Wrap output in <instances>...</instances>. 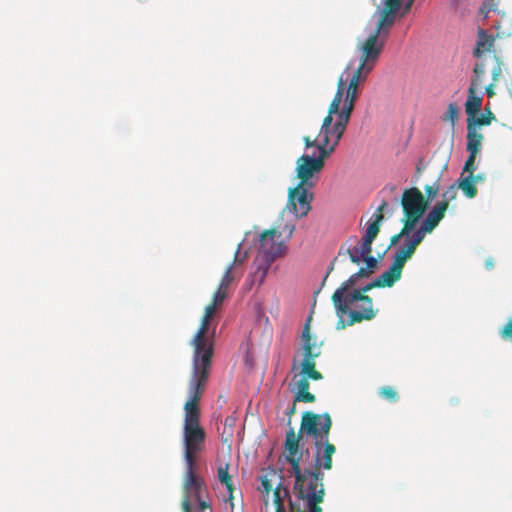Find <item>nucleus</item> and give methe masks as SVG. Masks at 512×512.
Listing matches in <instances>:
<instances>
[{
	"label": "nucleus",
	"mask_w": 512,
	"mask_h": 512,
	"mask_svg": "<svg viewBox=\"0 0 512 512\" xmlns=\"http://www.w3.org/2000/svg\"><path fill=\"white\" fill-rule=\"evenodd\" d=\"M209 373L192 371L188 386V399L184 405L183 457L186 464V486L194 487L202 483L195 472L193 454L201 450L205 441V432L200 425V412L197 401L200 399Z\"/></svg>",
	"instance_id": "nucleus-1"
},
{
	"label": "nucleus",
	"mask_w": 512,
	"mask_h": 512,
	"mask_svg": "<svg viewBox=\"0 0 512 512\" xmlns=\"http://www.w3.org/2000/svg\"><path fill=\"white\" fill-rule=\"evenodd\" d=\"M209 373L192 371L188 386V399L184 405L183 457L186 464V486L194 487L202 483L195 472L193 454L201 450L205 441V432L200 425V412L197 401L200 399Z\"/></svg>",
	"instance_id": "nucleus-2"
},
{
	"label": "nucleus",
	"mask_w": 512,
	"mask_h": 512,
	"mask_svg": "<svg viewBox=\"0 0 512 512\" xmlns=\"http://www.w3.org/2000/svg\"><path fill=\"white\" fill-rule=\"evenodd\" d=\"M297 220L298 218L283 209L273 228L260 234V255L255 260V271L245 282L247 290L255 284L261 286L264 283L275 259L287 249L285 242L292 237Z\"/></svg>",
	"instance_id": "nucleus-3"
},
{
	"label": "nucleus",
	"mask_w": 512,
	"mask_h": 512,
	"mask_svg": "<svg viewBox=\"0 0 512 512\" xmlns=\"http://www.w3.org/2000/svg\"><path fill=\"white\" fill-rule=\"evenodd\" d=\"M332 420L328 413L305 412L302 416L300 434L314 438V467L330 470L336 447L329 442Z\"/></svg>",
	"instance_id": "nucleus-4"
},
{
	"label": "nucleus",
	"mask_w": 512,
	"mask_h": 512,
	"mask_svg": "<svg viewBox=\"0 0 512 512\" xmlns=\"http://www.w3.org/2000/svg\"><path fill=\"white\" fill-rule=\"evenodd\" d=\"M386 38L384 35L375 34L370 28L363 29L362 34L356 39V53L359 64L350 73L346 91L359 92L358 86L367 79L377 64L384 50Z\"/></svg>",
	"instance_id": "nucleus-5"
},
{
	"label": "nucleus",
	"mask_w": 512,
	"mask_h": 512,
	"mask_svg": "<svg viewBox=\"0 0 512 512\" xmlns=\"http://www.w3.org/2000/svg\"><path fill=\"white\" fill-rule=\"evenodd\" d=\"M214 305H208L205 308V315L202 319L200 328L190 341V345L194 347L192 359V371L196 372H210L212 357L214 354L213 339L205 334L208 318L214 311Z\"/></svg>",
	"instance_id": "nucleus-6"
},
{
	"label": "nucleus",
	"mask_w": 512,
	"mask_h": 512,
	"mask_svg": "<svg viewBox=\"0 0 512 512\" xmlns=\"http://www.w3.org/2000/svg\"><path fill=\"white\" fill-rule=\"evenodd\" d=\"M400 204L403 210L402 230L406 233L413 232L420 220L425 216L427 205L421 191L416 187L404 189Z\"/></svg>",
	"instance_id": "nucleus-7"
},
{
	"label": "nucleus",
	"mask_w": 512,
	"mask_h": 512,
	"mask_svg": "<svg viewBox=\"0 0 512 512\" xmlns=\"http://www.w3.org/2000/svg\"><path fill=\"white\" fill-rule=\"evenodd\" d=\"M274 505L276 512H286L283 506V499H287L289 506L293 512H302L299 505L293 502L290 491L284 486L282 477L280 476V482L274 489ZM304 502L306 512H322V508L319 506L324 501V493L320 490L318 494L316 492L305 495V499H301Z\"/></svg>",
	"instance_id": "nucleus-8"
},
{
	"label": "nucleus",
	"mask_w": 512,
	"mask_h": 512,
	"mask_svg": "<svg viewBox=\"0 0 512 512\" xmlns=\"http://www.w3.org/2000/svg\"><path fill=\"white\" fill-rule=\"evenodd\" d=\"M421 242L422 241L414 236L412 232L405 234L403 230L390 238L388 249L397 246L393 254V263L391 265L396 270L397 277L402 276V269L405 263L413 256L417 246Z\"/></svg>",
	"instance_id": "nucleus-9"
},
{
	"label": "nucleus",
	"mask_w": 512,
	"mask_h": 512,
	"mask_svg": "<svg viewBox=\"0 0 512 512\" xmlns=\"http://www.w3.org/2000/svg\"><path fill=\"white\" fill-rule=\"evenodd\" d=\"M421 242L422 241L414 236L412 232L405 234L403 230L390 238L388 249L397 246L393 254V263L391 265L396 270L397 277L402 276V269L405 263L413 256L417 246Z\"/></svg>",
	"instance_id": "nucleus-10"
},
{
	"label": "nucleus",
	"mask_w": 512,
	"mask_h": 512,
	"mask_svg": "<svg viewBox=\"0 0 512 512\" xmlns=\"http://www.w3.org/2000/svg\"><path fill=\"white\" fill-rule=\"evenodd\" d=\"M321 468H301L299 464V473L290 472L294 478L293 489L296 492L297 499H305V495L309 493L318 494V491H322L325 494L324 489V473L320 470Z\"/></svg>",
	"instance_id": "nucleus-11"
},
{
	"label": "nucleus",
	"mask_w": 512,
	"mask_h": 512,
	"mask_svg": "<svg viewBox=\"0 0 512 512\" xmlns=\"http://www.w3.org/2000/svg\"><path fill=\"white\" fill-rule=\"evenodd\" d=\"M399 5L400 0H381V4L377 7L371 21L365 28H370L375 34L388 37L393 25V14L399 8Z\"/></svg>",
	"instance_id": "nucleus-12"
},
{
	"label": "nucleus",
	"mask_w": 512,
	"mask_h": 512,
	"mask_svg": "<svg viewBox=\"0 0 512 512\" xmlns=\"http://www.w3.org/2000/svg\"><path fill=\"white\" fill-rule=\"evenodd\" d=\"M307 185H301L298 183L295 187L290 188L288 191V200L284 210L286 213H291L296 218L300 219L305 217L311 209V201L313 200V194L311 189Z\"/></svg>",
	"instance_id": "nucleus-13"
},
{
	"label": "nucleus",
	"mask_w": 512,
	"mask_h": 512,
	"mask_svg": "<svg viewBox=\"0 0 512 512\" xmlns=\"http://www.w3.org/2000/svg\"><path fill=\"white\" fill-rule=\"evenodd\" d=\"M304 434H295V431L290 427L286 432L285 443H284V454L283 457L287 463L290 464V472L299 473V464L304 455L309 458L310 452L307 448H304V444H300L301 438Z\"/></svg>",
	"instance_id": "nucleus-14"
},
{
	"label": "nucleus",
	"mask_w": 512,
	"mask_h": 512,
	"mask_svg": "<svg viewBox=\"0 0 512 512\" xmlns=\"http://www.w3.org/2000/svg\"><path fill=\"white\" fill-rule=\"evenodd\" d=\"M323 169L322 163L317 160L316 153L312 154L303 153L296 162V173L300 179L298 183L301 185H307L308 187H314L316 182L315 178Z\"/></svg>",
	"instance_id": "nucleus-15"
},
{
	"label": "nucleus",
	"mask_w": 512,
	"mask_h": 512,
	"mask_svg": "<svg viewBox=\"0 0 512 512\" xmlns=\"http://www.w3.org/2000/svg\"><path fill=\"white\" fill-rule=\"evenodd\" d=\"M446 211V203H436L427 215L420 220L419 227H416L412 234L423 241L425 235L431 233L439 225L445 217Z\"/></svg>",
	"instance_id": "nucleus-16"
},
{
	"label": "nucleus",
	"mask_w": 512,
	"mask_h": 512,
	"mask_svg": "<svg viewBox=\"0 0 512 512\" xmlns=\"http://www.w3.org/2000/svg\"><path fill=\"white\" fill-rule=\"evenodd\" d=\"M340 118L337 113H331V108L328 109V115L324 118L319 136L321 137H332L341 140L347 126L343 125V128L338 127Z\"/></svg>",
	"instance_id": "nucleus-17"
},
{
	"label": "nucleus",
	"mask_w": 512,
	"mask_h": 512,
	"mask_svg": "<svg viewBox=\"0 0 512 512\" xmlns=\"http://www.w3.org/2000/svg\"><path fill=\"white\" fill-rule=\"evenodd\" d=\"M366 295H362L357 289L346 288L344 292L341 294L340 303L335 301V293L332 296V302L335 308L337 315L340 314H348L351 309H349L350 304L361 302Z\"/></svg>",
	"instance_id": "nucleus-18"
},
{
	"label": "nucleus",
	"mask_w": 512,
	"mask_h": 512,
	"mask_svg": "<svg viewBox=\"0 0 512 512\" xmlns=\"http://www.w3.org/2000/svg\"><path fill=\"white\" fill-rule=\"evenodd\" d=\"M374 317L375 312L373 311L372 299L369 296H365L364 299L358 303L357 309L349 311L348 325H353L363 320H371Z\"/></svg>",
	"instance_id": "nucleus-19"
},
{
	"label": "nucleus",
	"mask_w": 512,
	"mask_h": 512,
	"mask_svg": "<svg viewBox=\"0 0 512 512\" xmlns=\"http://www.w3.org/2000/svg\"><path fill=\"white\" fill-rule=\"evenodd\" d=\"M482 101L483 93H476L475 81L471 80V84L468 88V96L464 104L467 119H472L476 114H478L481 111Z\"/></svg>",
	"instance_id": "nucleus-20"
},
{
	"label": "nucleus",
	"mask_w": 512,
	"mask_h": 512,
	"mask_svg": "<svg viewBox=\"0 0 512 512\" xmlns=\"http://www.w3.org/2000/svg\"><path fill=\"white\" fill-rule=\"evenodd\" d=\"M359 94L360 92H353L352 90L346 91L343 105L342 107L339 106V112H337V116L340 118V123L337 125L338 127L343 128V125H348Z\"/></svg>",
	"instance_id": "nucleus-21"
},
{
	"label": "nucleus",
	"mask_w": 512,
	"mask_h": 512,
	"mask_svg": "<svg viewBox=\"0 0 512 512\" xmlns=\"http://www.w3.org/2000/svg\"><path fill=\"white\" fill-rule=\"evenodd\" d=\"M340 140L332 137H321V142L316 148V158L324 167L325 160L334 152Z\"/></svg>",
	"instance_id": "nucleus-22"
},
{
	"label": "nucleus",
	"mask_w": 512,
	"mask_h": 512,
	"mask_svg": "<svg viewBox=\"0 0 512 512\" xmlns=\"http://www.w3.org/2000/svg\"><path fill=\"white\" fill-rule=\"evenodd\" d=\"M478 127L467 124L466 150L467 152L479 153L482 147L483 135Z\"/></svg>",
	"instance_id": "nucleus-23"
},
{
	"label": "nucleus",
	"mask_w": 512,
	"mask_h": 512,
	"mask_svg": "<svg viewBox=\"0 0 512 512\" xmlns=\"http://www.w3.org/2000/svg\"><path fill=\"white\" fill-rule=\"evenodd\" d=\"M204 485H205V483H204L203 479H202V483L199 486H194V487H187L186 480L184 481L185 490L191 491L194 493V497H195V501H196L195 512H212L210 504L207 501H205L200 494Z\"/></svg>",
	"instance_id": "nucleus-24"
},
{
	"label": "nucleus",
	"mask_w": 512,
	"mask_h": 512,
	"mask_svg": "<svg viewBox=\"0 0 512 512\" xmlns=\"http://www.w3.org/2000/svg\"><path fill=\"white\" fill-rule=\"evenodd\" d=\"M368 275L369 273L363 267H360L356 273L352 274L346 281L341 284L339 288L335 290V301L339 303V306L341 305L340 297L344 290L346 288H352L360 278L366 277Z\"/></svg>",
	"instance_id": "nucleus-25"
},
{
	"label": "nucleus",
	"mask_w": 512,
	"mask_h": 512,
	"mask_svg": "<svg viewBox=\"0 0 512 512\" xmlns=\"http://www.w3.org/2000/svg\"><path fill=\"white\" fill-rule=\"evenodd\" d=\"M472 174L461 173L460 177L455 181L458 189H461L467 198H474L477 194V189L474 184H471Z\"/></svg>",
	"instance_id": "nucleus-26"
},
{
	"label": "nucleus",
	"mask_w": 512,
	"mask_h": 512,
	"mask_svg": "<svg viewBox=\"0 0 512 512\" xmlns=\"http://www.w3.org/2000/svg\"><path fill=\"white\" fill-rule=\"evenodd\" d=\"M383 221L384 215L381 213H373L364 226V233L377 237Z\"/></svg>",
	"instance_id": "nucleus-27"
},
{
	"label": "nucleus",
	"mask_w": 512,
	"mask_h": 512,
	"mask_svg": "<svg viewBox=\"0 0 512 512\" xmlns=\"http://www.w3.org/2000/svg\"><path fill=\"white\" fill-rule=\"evenodd\" d=\"M495 120L494 114L489 108H486L484 112H479L472 119H466L467 124H471L480 128L481 126H488Z\"/></svg>",
	"instance_id": "nucleus-28"
},
{
	"label": "nucleus",
	"mask_w": 512,
	"mask_h": 512,
	"mask_svg": "<svg viewBox=\"0 0 512 512\" xmlns=\"http://www.w3.org/2000/svg\"><path fill=\"white\" fill-rule=\"evenodd\" d=\"M396 270L390 266L386 271H384L381 275L376 277V281L380 287H392L394 283L400 280L401 277L396 276Z\"/></svg>",
	"instance_id": "nucleus-29"
},
{
	"label": "nucleus",
	"mask_w": 512,
	"mask_h": 512,
	"mask_svg": "<svg viewBox=\"0 0 512 512\" xmlns=\"http://www.w3.org/2000/svg\"><path fill=\"white\" fill-rule=\"evenodd\" d=\"M303 351V358L301 362L299 363V366L301 370H307L315 368L316 366V358H318L321 354V349L318 348L316 352H310L308 349H302Z\"/></svg>",
	"instance_id": "nucleus-30"
},
{
	"label": "nucleus",
	"mask_w": 512,
	"mask_h": 512,
	"mask_svg": "<svg viewBox=\"0 0 512 512\" xmlns=\"http://www.w3.org/2000/svg\"><path fill=\"white\" fill-rule=\"evenodd\" d=\"M492 46V41L488 40L484 30L479 31V37L476 43V47L473 50L474 57L480 58L484 51H489Z\"/></svg>",
	"instance_id": "nucleus-31"
},
{
	"label": "nucleus",
	"mask_w": 512,
	"mask_h": 512,
	"mask_svg": "<svg viewBox=\"0 0 512 512\" xmlns=\"http://www.w3.org/2000/svg\"><path fill=\"white\" fill-rule=\"evenodd\" d=\"M440 178H441V175H439L437 177L436 181L432 185H426L424 187V190H425V193H426L425 204L427 205V207L437 197V195L439 193Z\"/></svg>",
	"instance_id": "nucleus-32"
},
{
	"label": "nucleus",
	"mask_w": 512,
	"mask_h": 512,
	"mask_svg": "<svg viewBox=\"0 0 512 512\" xmlns=\"http://www.w3.org/2000/svg\"><path fill=\"white\" fill-rule=\"evenodd\" d=\"M355 62H356V59H352L349 62V64L347 65V67L345 68V70L342 72V74L340 75V77L338 79L337 89L343 88V91L346 92V88L348 86L347 82L349 83L350 70L353 68Z\"/></svg>",
	"instance_id": "nucleus-33"
},
{
	"label": "nucleus",
	"mask_w": 512,
	"mask_h": 512,
	"mask_svg": "<svg viewBox=\"0 0 512 512\" xmlns=\"http://www.w3.org/2000/svg\"><path fill=\"white\" fill-rule=\"evenodd\" d=\"M457 185L456 183H452L449 185L442 193V200L438 203H446L447 208L449 207L450 201H453L457 196Z\"/></svg>",
	"instance_id": "nucleus-34"
},
{
	"label": "nucleus",
	"mask_w": 512,
	"mask_h": 512,
	"mask_svg": "<svg viewBox=\"0 0 512 512\" xmlns=\"http://www.w3.org/2000/svg\"><path fill=\"white\" fill-rule=\"evenodd\" d=\"M414 1L415 0H400L399 8L393 14V23L395 22L398 16L404 17L411 11Z\"/></svg>",
	"instance_id": "nucleus-35"
},
{
	"label": "nucleus",
	"mask_w": 512,
	"mask_h": 512,
	"mask_svg": "<svg viewBox=\"0 0 512 512\" xmlns=\"http://www.w3.org/2000/svg\"><path fill=\"white\" fill-rule=\"evenodd\" d=\"M228 464L225 466H220L218 468V479L219 481L226 486L227 490L231 493L232 485H231V477L228 473Z\"/></svg>",
	"instance_id": "nucleus-36"
},
{
	"label": "nucleus",
	"mask_w": 512,
	"mask_h": 512,
	"mask_svg": "<svg viewBox=\"0 0 512 512\" xmlns=\"http://www.w3.org/2000/svg\"><path fill=\"white\" fill-rule=\"evenodd\" d=\"M477 154L478 153L468 152V157L465 160V163H464V166L462 169L463 174H465V173L472 174V172H475V170L477 169V166L475 164Z\"/></svg>",
	"instance_id": "nucleus-37"
},
{
	"label": "nucleus",
	"mask_w": 512,
	"mask_h": 512,
	"mask_svg": "<svg viewBox=\"0 0 512 512\" xmlns=\"http://www.w3.org/2000/svg\"><path fill=\"white\" fill-rule=\"evenodd\" d=\"M311 318H312V316L309 315L307 320H306V322H305L303 330H302V334H301L302 349H308L309 348V341L312 338V335L310 333V321H311Z\"/></svg>",
	"instance_id": "nucleus-38"
},
{
	"label": "nucleus",
	"mask_w": 512,
	"mask_h": 512,
	"mask_svg": "<svg viewBox=\"0 0 512 512\" xmlns=\"http://www.w3.org/2000/svg\"><path fill=\"white\" fill-rule=\"evenodd\" d=\"M426 167H427V163L425 162L424 158L423 157L419 158L416 163L415 174L411 180V183L413 184V186H415L418 183V181L421 177V174L426 169Z\"/></svg>",
	"instance_id": "nucleus-39"
},
{
	"label": "nucleus",
	"mask_w": 512,
	"mask_h": 512,
	"mask_svg": "<svg viewBox=\"0 0 512 512\" xmlns=\"http://www.w3.org/2000/svg\"><path fill=\"white\" fill-rule=\"evenodd\" d=\"M343 88L337 89L334 98L332 99V102L330 103L329 108H331V113H337L339 112V106L342 102L344 95Z\"/></svg>",
	"instance_id": "nucleus-40"
},
{
	"label": "nucleus",
	"mask_w": 512,
	"mask_h": 512,
	"mask_svg": "<svg viewBox=\"0 0 512 512\" xmlns=\"http://www.w3.org/2000/svg\"><path fill=\"white\" fill-rule=\"evenodd\" d=\"M346 252H348L351 262L357 265L363 262L364 255L361 253L357 246L347 248Z\"/></svg>",
	"instance_id": "nucleus-41"
},
{
	"label": "nucleus",
	"mask_w": 512,
	"mask_h": 512,
	"mask_svg": "<svg viewBox=\"0 0 512 512\" xmlns=\"http://www.w3.org/2000/svg\"><path fill=\"white\" fill-rule=\"evenodd\" d=\"M379 394H380L383 398H385V399H387V400H389V401H391V402H395V401L397 400V393H396V391H395L392 387H390V386H384V387H381V388H380V390H379Z\"/></svg>",
	"instance_id": "nucleus-42"
},
{
	"label": "nucleus",
	"mask_w": 512,
	"mask_h": 512,
	"mask_svg": "<svg viewBox=\"0 0 512 512\" xmlns=\"http://www.w3.org/2000/svg\"><path fill=\"white\" fill-rule=\"evenodd\" d=\"M458 114H459V108L457 106L456 103H450L448 105V110H447V116L451 122V127L452 129L454 128L455 126V122L458 118Z\"/></svg>",
	"instance_id": "nucleus-43"
},
{
	"label": "nucleus",
	"mask_w": 512,
	"mask_h": 512,
	"mask_svg": "<svg viewBox=\"0 0 512 512\" xmlns=\"http://www.w3.org/2000/svg\"><path fill=\"white\" fill-rule=\"evenodd\" d=\"M363 262L366 263V266L363 267L369 274L372 270L377 268L379 264V259L372 255L364 256Z\"/></svg>",
	"instance_id": "nucleus-44"
},
{
	"label": "nucleus",
	"mask_w": 512,
	"mask_h": 512,
	"mask_svg": "<svg viewBox=\"0 0 512 512\" xmlns=\"http://www.w3.org/2000/svg\"><path fill=\"white\" fill-rule=\"evenodd\" d=\"M312 403L315 401V396L307 391H296L295 402Z\"/></svg>",
	"instance_id": "nucleus-45"
},
{
	"label": "nucleus",
	"mask_w": 512,
	"mask_h": 512,
	"mask_svg": "<svg viewBox=\"0 0 512 512\" xmlns=\"http://www.w3.org/2000/svg\"><path fill=\"white\" fill-rule=\"evenodd\" d=\"M338 261V257H334L333 260L330 262L329 266L327 267L326 273L323 277V280L321 282L320 287L314 292V295H318L322 288L325 286L326 280L329 277L330 273L334 270L335 263Z\"/></svg>",
	"instance_id": "nucleus-46"
},
{
	"label": "nucleus",
	"mask_w": 512,
	"mask_h": 512,
	"mask_svg": "<svg viewBox=\"0 0 512 512\" xmlns=\"http://www.w3.org/2000/svg\"><path fill=\"white\" fill-rule=\"evenodd\" d=\"M296 379V376L294 377ZM294 388H292V391L296 393V391H307L309 389V382L308 379L304 376H301V379L294 380Z\"/></svg>",
	"instance_id": "nucleus-47"
},
{
	"label": "nucleus",
	"mask_w": 512,
	"mask_h": 512,
	"mask_svg": "<svg viewBox=\"0 0 512 512\" xmlns=\"http://www.w3.org/2000/svg\"><path fill=\"white\" fill-rule=\"evenodd\" d=\"M300 375L312 380H322L323 376L320 372L316 371L315 368L301 370Z\"/></svg>",
	"instance_id": "nucleus-48"
},
{
	"label": "nucleus",
	"mask_w": 512,
	"mask_h": 512,
	"mask_svg": "<svg viewBox=\"0 0 512 512\" xmlns=\"http://www.w3.org/2000/svg\"><path fill=\"white\" fill-rule=\"evenodd\" d=\"M233 265H234V263L230 264L227 267V269L222 277V280L220 282V285H219L220 288H224L225 286L229 285L232 282L233 276L231 274V271H232Z\"/></svg>",
	"instance_id": "nucleus-49"
},
{
	"label": "nucleus",
	"mask_w": 512,
	"mask_h": 512,
	"mask_svg": "<svg viewBox=\"0 0 512 512\" xmlns=\"http://www.w3.org/2000/svg\"><path fill=\"white\" fill-rule=\"evenodd\" d=\"M474 76L472 80L475 81V84L477 85V82L480 80V77L485 73V66L481 63H476L473 69Z\"/></svg>",
	"instance_id": "nucleus-50"
},
{
	"label": "nucleus",
	"mask_w": 512,
	"mask_h": 512,
	"mask_svg": "<svg viewBox=\"0 0 512 512\" xmlns=\"http://www.w3.org/2000/svg\"><path fill=\"white\" fill-rule=\"evenodd\" d=\"M226 292L223 291V288L218 287L216 292L213 295V304L221 303L226 298Z\"/></svg>",
	"instance_id": "nucleus-51"
},
{
	"label": "nucleus",
	"mask_w": 512,
	"mask_h": 512,
	"mask_svg": "<svg viewBox=\"0 0 512 512\" xmlns=\"http://www.w3.org/2000/svg\"><path fill=\"white\" fill-rule=\"evenodd\" d=\"M261 488L262 492L265 493L266 495H269V493L272 491V484L270 483L267 476L261 477Z\"/></svg>",
	"instance_id": "nucleus-52"
},
{
	"label": "nucleus",
	"mask_w": 512,
	"mask_h": 512,
	"mask_svg": "<svg viewBox=\"0 0 512 512\" xmlns=\"http://www.w3.org/2000/svg\"><path fill=\"white\" fill-rule=\"evenodd\" d=\"M374 287H380L378 284V281L376 279L372 280L371 282L365 284L364 286L357 288V290L364 295L365 293L369 292Z\"/></svg>",
	"instance_id": "nucleus-53"
},
{
	"label": "nucleus",
	"mask_w": 512,
	"mask_h": 512,
	"mask_svg": "<svg viewBox=\"0 0 512 512\" xmlns=\"http://www.w3.org/2000/svg\"><path fill=\"white\" fill-rule=\"evenodd\" d=\"M303 141L305 142V148L306 149H309V148H315L316 149L318 147L319 143L321 142V140H318V139L310 140V138L307 137V136L303 137Z\"/></svg>",
	"instance_id": "nucleus-54"
},
{
	"label": "nucleus",
	"mask_w": 512,
	"mask_h": 512,
	"mask_svg": "<svg viewBox=\"0 0 512 512\" xmlns=\"http://www.w3.org/2000/svg\"><path fill=\"white\" fill-rule=\"evenodd\" d=\"M357 247L364 256L370 255V253L372 252V246L369 244H364L360 242V245Z\"/></svg>",
	"instance_id": "nucleus-55"
},
{
	"label": "nucleus",
	"mask_w": 512,
	"mask_h": 512,
	"mask_svg": "<svg viewBox=\"0 0 512 512\" xmlns=\"http://www.w3.org/2000/svg\"><path fill=\"white\" fill-rule=\"evenodd\" d=\"M485 180V174L484 173H478V174H474V172H472V179H471V184H478V183H481Z\"/></svg>",
	"instance_id": "nucleus-56"
},
{
	"label": "nucleus",
	"mask_w": 512,
	"mask_h": 512,
	"mask_svg": "<svg viewBox=\"0 0 512 512\" xmlns=\"http://www.w3.org/2000/svg\"><path fill=\"white\" fill-rule=\"evenodd\" d=\"M375 239H376V237H374L372 235H369V234H366V233H363L361 242L364 243V244H369V245L372 246V244H373Z\"/></svg>",
	"instance_id": "nucleus-57"
},
{
	"label": "nucleus",
	"mask_w": 512,
	"mask_h": 512,
	"mask_svg": "<svg viewBox=\"0 0 512 512\" xmlns=\"http://www.w3.org/2000/svg\"><path fill=\"white\" fill-rule=\"evenodd\" d=\"M501 72H502V70H501L500 63L497 61L496 66L493 68V71H492V78L494 81L497 80V78L500 76Z\"/></svg>",
	"instance_id": "nucleus-58"
},
{
	"label": "nucleus",
	"mask_w": 512,
	"mask_h": 512,
	"mask_svg": "<svg viewBox=\"0 0 512 512\" xmlns=\"http://www.w3.org/2000/svg\"><path fill=\"white\" fill-rule=\"evenodd\" d=\"M320 346L317 344L316 339L311 338L309 341V351L316 352Z\"/></svg>",
	"instance_id": "nucleus-59"
},
{
	"label": "nucleus",
	"mask_w": 512,
	"mask_h": 512,
	"mask_svg": "<svg viewBox=\"0 0 512 512\" xmlns=\"http://www.w3.org/2000/svg\"><path fill=\"white\" fill-rule=\"evenodd\" d=\"M182 509L184 512H190L191 511V503L188 499V497H186L184 499V501L182 502Z\"/></svg>",
	"instance_id": "nucleus-60"
},
{
	"label": "nucleus",
	"mask_w": 512,
	"mask_h": 512,
	"mask_svg": "<svg viewBox=\"0 0 512 512\" xmlns=\"http://www.w3.org/2000/svg\"><path fill=\"white\" fill-rule=\"evenodd\" d=\"M342 315H343V314L338 315V316H339V320H338V322H337V324H336V329H337V330L344 329V328H345V326H346V325H348V322H347V323H345V321L343 320Z\"/></svg>",
	"instance_id": "nucleus-61"
},
{
	"label": "nucleus",
	"mask_w": 512,
	"mask_h": 512,
	"mask_svg": "<svg viewBox=\"0 0 512 512\" xmlns=\"http://www.w3.org/2000/svg\"><path fill=\"white\" fill-rule=\"evenodd\" d=\"M388 207V203L386 201H383L381 205L378 207L377 211L374 213H381L383 215V211Z\"/></svg>",
	"instance_id": "nucleus-62"
},
{
	"label": "nucleus",
	"mask_w": 512,
	"mask_h": 512,
	"mask_svg": "<svg viewBox=\"0 0 512 512\" xmlns=\"http://www.w3.org/2000/svg\"><path fill=\"white\" fill-rule=\"evenodd\" d=\"M493 86V83H491L485 88V91L489 97H492L494 95Z\"/></svg>",
	"instance_id": "nucleus-63"
},
{
	"label": "nucleus",
	"mask_w": 512,
	"mask_h": 512,
	"mask_svg": "<svg viewBox=\"0 0 512 512\" xmlns=\"http://www.w3.org/2000/svg\"><path fill=\"white\" fill-rule=\"evenodd\" d=\"M348 247H345L344 245H342L340 248H339V251H338V255L336 257H340V256H344V255H348V252H346Z\"/></svg>",
	"instance_id": "nucleus-64"
}]
</instances>
